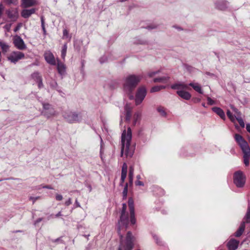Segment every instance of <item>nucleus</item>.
Wrapping results in <instances>:
<instances>
[{
	"label": "nucleus",
	"mask_w": 250,
	"mask_h": 250,
	"mask_svg": "<svg viewBox=\"0 0 250 250\" xmlns=\"http://www.w3.org/2000/svg\"><path fill=\"white\" fill-rule=\"evenodd\" d=\"M132 140V131L130 127L127 128V131L124 130L121 136V156L122 157L124 152L126 157L131 158L134 153L135 146H131Z\"/></svg>",
	"instance_id": "obj_1"
},
{
	"label": "nucleus",
	"mask_w": 250,
	"mask_h": 250,
	"mask_svg": "<svg viewBox=\"0 0 250 250\" xmlns=\"http://www.w3.org/2000/svg\"><path fill=\"white\" fill-rule=\"evenodd\" d=\"M234 138L236 142L240 146L243 153L244 163L246 166H248L250 164V147L247 141L241 135L236 134Z\"/></svg>",
	"instance_id": "obj_2"
},
{
	"label": "nucleus",
	"mask_w": 250,
	"mask_h": 250,
	"mask_svg": "<svg viewBox=\"0 0 250 250\" xmlns=\"http://www.w3.org/2000/svg\"><path fill=\"white\" fill-rule=\"evenodd\" d=\"M141 76L134 74L129 75L125 79L124 89L126 93H132L141 80Z\"/></svg>",
	"instance_id": "obj_3"
},
{
	"label": "nucleus",
	"mask_w": 250,
	"mask_h": 250,
	"mask_svg": "<svg viewBox=\"0 0 250 250\" xmlns=\"http://www.w3.org/2000/svg\"><path fill=\"white\" fill-rule=\"evenodd\" d=\"M171 88L172 89L178 90L176 91L177 94L184 100H188L191 97V95L188 92L184 90L188 89L187 84L179 82L172 84Z\"/></svg>",
	"instance_id": "obj_4"
},
{
	"label": "nucleus",
	"mask_w": 250,
	"mask_h": 250,
	"mask_svg": "<svg viewBox=\"0 0 250 250\" xmlns=\"http://www.w3.org/2000/svg\"><path fill=\"white\" fill-rule=\"evenodd\" d=\"M63 118L69 123H80L82 120V115L81 113L66 111L63 114Z\"/></svg>",
	"instance_id": "obj_5"
},
{
	"label": "nucleus",
	"mask_w": 250,
	"mask_h": 250,
	"mask_svg": "<svg viewBox=\"0 0 250 250\" xmlns=\"http://www.w3.org/2000/svg\"><path fill=\"white\" fill-rule=\"evenodd\" d=\"M233 183L238 188H243L246 183V176L243 171L238 170L233 173Z\"/></svg>",
	"instance_id": "obj_6"
},
{
	"label": "nucleus",
	"mask_w": 250,
	"mask_h": 250,
	"mask_svg": "<svg viewBox=\"0 0 250 250\" xmlns=\"http://www.w3.org/2000/svg\"><path fill=\"white\" fill-rule=\"evenodd\" d=\"M146 94V90L145 87H140L137 90L135 99L136 105L140 104L143 102Z\"/></svg>",
	"instance_id": "obj_7"
},
{
	"label": "nucleus",
	"mask_w": 250,
	"mask_h": 250,
	"mask_svg": "<svg viewBox=\"0 0 250 250\" xmlns=\"http://www.w3.org/2000/svg\"><path fill=\"white\" fill-rule=\"evenodd\" d=\"M133 247V236L130 231H128L125 238V250H132Z\"/></svg>",
	"instance_id": "obj_8"
},
{
	"label": "nucleus",
	"mask_w": 250,
	"mask_h": 250,
	"mask_svg": "<svg viewBox=\"0 0 250 250\" xmlns=\"http://www.w3.org/2000/svg\"><path fill=\"white\" fill-rule=\"evenodd\" d=\"M128 205L130 214V222L132 225H134L136 223V219L135 217L134 201L132 198H129L128 199Z\"/></svg>",
	"instance_id": "obj_9"
},
{
	"label": "nucleus",
	"mask_w": 250,
	"mask_h": 250,
	"mask_svg": "<svg viewBox=\"0 0 250 250\" xmlns=\"http://www.w3.org/2000/svg\"><path fill=\"white\" fill-rule=\"evenodd\" d=\"M214 4L216 9L220 11H225L228 8L229 3L226 0H216Z\"/></svg>",
	"instance_id": "obj_10"
},
{
	"label": "nucleus",
	"mask_w": 250,
	"mask_h": 250,
	"mask_svg": "<svg viewBox=\"0 0 250 250\" xmlns=\"http://www.w3.org/2000/svg\"><path fill=\"white\" fill-rule=\"evenodd\" d=\"M24 54L21 52H14L13 54L8 57V60L11 62L16 63L19 60L23 58Z\"/></svg>",
	"instance_id": "obj_11"
},
{
	"label": "nucleus",
	"mask_w": 250,
	"mask_h": 250,
	"mask_svg": "<svg viewBox=\"0 0 250 250\" xmlns=\"http://www.w3.org/2000/svg\"><path fill=\"white\" fill-rule=\"evenodd\" d=\"M14 45L20 50H24L26 48L23 40L20 36H16L14 39Z\"/></svg>",
	"instance_id": "obj_12"
},
{
	"label": "nucleus",
	"mask_w": 250,
	"mask_h": 250,
	"mask_svg": "<svg viewBox=\"0 0 250 250\" xmlns=\"http://www.w3.org/2000/svg\"><path fill=\"white\" fill-rule=\"evenodd\" d=\"M120 223L123 226H124L125 228H126L128 225V217L127 214L121 213V216L120 218V220L119 222V225L118 226V231H120L121 226Z\"/></svg>",
	"instance_id": "obj_13"
},
{
	"label": "nucleus",
	"mask_w": 250,
	"mask_h": 250,
	"mask_svg": "<svg viewBox=\"0 0 250 250\" xmlns=\"http://www.w3.org/2000/svg\"><path fill=\"white\" fill-rule=\"evenodd\" d=\"M7 17L12 21H16L18 17V12L16 9H8L6 11Z\"/></svg>",
	"instance_id": "obj_14"
},
{
	"label": "nucleus",
	"mask_w": 250,
	"mask_h": 250,
	"mask_svg": "<svg viewBox=\"0 0 250 250\" xmlns=\"http://www.w3.org/2000/svg\"><path fill=\"white\" fill-rule=\"evenodd\" d=\"M44 59L46 62L51 65L56 64V61L54 55L50 52H46L44 53Z\"/></svg>",
	"instance_id": "obj_15"
},
{
	"label": "nucleus",
	"mask_w": 250,
	"mask_h": 250,
	"mask_svg": "<svg viewBox=\"0 0 250 250\" xmlns=\"http://www.w3.org/2000/svg\"><path fill=\"white\" fill-rule=\"evenodd\" d=\"M239 244V241L234 239H230L227 243V246L229 250H236Z\"/></svg>",
	"instance_id": "obj_16"
},
{
	"label": "nucleus",
	"mask_w": 250,
	"mask_h": 250,
	"mask_svg": "<svg viewBox=\"0 0 250 250\" xmlns=\"http://www.w3.org/2000/svg\"><path fill=\"white\" fill-rule=\"evenodd\" d=\"M36 12L35 8H31L30 9H23L21 12V16L25 19L28 18L32 14Z\"/></svg>",
	"instance_id": "obj_17"
},
{
	"label": "nucleus",
	"mask_w": 250,
	"mask_h": 250,
	"mask_svg": "<svg viewBox=\"0 0 250 250\" xmlns=\"http://www.w3.org/2000/svg\"><path fill=\"white\" fill-rule=\"evenodd\" d=\"M212 110L215 112L216 114H217L223 120H225L226 116L225 114L224 111L221 108L218 107H213L212 108Z\"/></svg>",
	"instance_id": "obj_18"
},
{
	"label": "nucleus",
	"mask_w": 250,
	"mask_h": 250,
	"mask_svg": "<svg viewBox=\"0 0 250 250\" xmlns=\"http://www.w3.org/2000/svg\"><path fill=\"white\" fill-rule=\"evenodd\" d=\"M245 229V222L242 221V223L240 224V226L239 228V229H237V230L235 233V236L237 237H239L243 233Z\"/></svg>",
	"instance_id": "obj_19"
},
{
	"label": "nucleus",
	"mask_w": 250,
	"mask_h": 250,
	"mask_svg": "<svg viewBox=\"0 0 250 250\" xmlns=\"http://www.w3.org/2000/svg\"><path fill=\"white\" fill-rule=\"evenodd\" d=\"M127 166L125 163H124L122 166V172H121V176H122V181H125L127 174Z\"/></svg>",
	"instance_id": "obj_20"
},
{
	"label": "nucleus",
	"mask_w": 250,
	"mask_h": 250,
	"mask_svg": "<svg viewBox=\"0 0 250 250\" xmlns=\"http://www.w3.org/2000/svg\"><path fill=\"white\" fill-rule=\"evenodd\" d=\"M83 45V41L81 40H75L74 42V50L78 52H80L81 47Z\"/></svg>",
	"instance_id": "obj_21"
},
{
	"label": "nucleus",
	"mask_w": 250,
	"mask_h": 250,
	"mask_svg": "<svg viewBox=\"0 0 250 250\" xmlns=\"http://www.w3.org/2000/svg\"><path fill=\"white\" fill-rule=\"evenodd\" d=\"M188 86H191L196 91L198 92L200 94H203V92L202 90L201 87L198 83H189Z\"/></svg>",
	"instance_id": "obj_22"
},
{
	"label": "nucleus",
	"mask_w": 250,
	"mask_h": 250,
	"mask_svg": "<svg viewBox=\"0 0 250 250\" xmlns=\"http://www.w3.org/2000/svg\"><path fill=\"white\" fill-rule=\"evenodd\" d=\"M57 69L59 73L61 75H63L65 72V67L62 63H58Z\"/></svg>",
	"instance_id": "obj_23"
},
{
	"label": "nucleus",
	"mask_w": 250,
	"mask_h": 250,
	"mask_svg": "<svg viewBox=\"0 0 250 250\" xmlns=\"http://www.w3.org/2000/svg\"><path fill=\"white\" fill-rule=\"evenodd\" d=\"M169 79V77L167 76H163L158 78H155L153 79L154 83H166Z\"/></svg>",
	"instance_id": "obj_24"
},
{
	"label": "nucleus",
	"mask_w": 250,
	"mask_h": 250,
	"mask_svg": "<svg viewBox=\"0 0 250 250\" xmlns=\"http://www.w3.org/2000/svg\"><path fill=\"white\" fill-rule=\"evenodd\" d=\"M24 7H28L35 4L34 0H22Z\"/></svg>",
	"instance_id": "obj_25"
},
{
	"label": "nucleus",
	"mask_w": 250,
	"mask_h": 250,
	"mask_svg": "<svg viewBox=\"0 0 250 250\" xmlns=\"http://www.w3.org/2000/svg\"><path fill=\"white\" fill-rule=\"evenodd\" d=\"M31 77L36 82V83L42 79V76L40 74V73L37 71L32 73Z\"/></svg>",
	"instance_id": "obj_26"
},
{
	"label": "nucleus",
	"mask_w": 250,
	"mask_h": 250,
	"mask_svg": "<svg viewBox=\"0 0 250 250\" xmlns=\"http://www.w3.org/2000/svg\"><path fill=\"white\" fill-rule=\"evenodd\" d=\"M166 86L164 85H156L152 87L150 89V92L153 93L160 91L161 89H165Z\"/></svg>",
	"instance_id": "obj_27"
},
{
	"label": "nucleus",
	"mask_w": 250,
	"mask_h": 250,
	"mask_svg": "<svg viewBox=\"0 0 250 250\" xmlns=\"http://www.w3.org/2000/svg\"><path fill=\"white\" fill-rule=\"evenodd\" d=\"M42 114L47 118H49L55 114V111L54 109H51L46 111H42Z\"/></svg>",
	"instance_id": "obj_28"
},
{
	"label": "nucleus",
	"mask_w": 250,
	"mask_h": 250,
	"mask_svg": "<svg viewBox=\"0 0 250 250\" xmlns=\"http://www.w3.org/2000/svg\"><path fill=\"white\" fill-rule=\"evenodd\" d=\"M49 86L52 89L56 90L59 86L55 80H52L49 82Z\"/></svg>",
	"instance_id": "obj_29"
},
{
	"label": "nucleus",
	"mask_w": 250,
	"mask_h": 250,
	"mask_svg": "<svg viewBox=\"0 0 250 250\" xmlns=\"http://www.w3.org/2000/svg\"><path fill=\"white\" fill-rule=\"evenodd\" d=\"M157 111L163 117H166L167 113L165 111V108L162 106H159L157 108Z\"/></svg>",
	"instance_id": "obj_30"
},
{
	"label": "nucleus",
	"mask_w": 250,
	"mask_h": 250,
	"mask_svg": "<svg viewBox=\"0 0 250 250\" xmlns=\"http://www.w3.org/2000/svg\"><path fill=\"white\" fill-rule=\"evenodd\" d=\"M230 108L232 110V111L235 113V117H241L242 114L240 111L238 110L237 108H236L234 105H230Z\"/></svg>",
	"instance_id": "obj_31"
},
{
	"label": "nucleus",
	"mask_w": 250,
	"mask_h": 250,
	"mask_svg": "<svg viewBox=\"0 0 250 250\" xmlns=\"http://www.w3.org/2000/svg\"><path fill=\"white\" fill-rule=\"evenodd\" d=\"M0 46L3 52H7L9 48V46L3 42H0Z\"/></svg>",
	"instance_id": "obj_32"
},
{
	"label": "nucleus",
	"mask_w": 250,
	"mask_h": 250,
	"mask_svg": "<svg viewBox=\"0 0 250 250\" xmlns=\"http://www.w3.org/2000/svg\"><path fill=\"white\" fill-rule=\"evenodd\" d=\"M67 43H65L62 48V51H61V57L62 59H64L66 54V51H67Z\"/></svg>",
	"instance_id": "obj_33"
},
{
	"label": "nucleus",
	"mask_w": 250,
	"mask_h": 250,
	"mask_svg": "<svg viewBox=\"0 0 250 250\" xmlns=\"http://www.w3.org/2000/svg\"><path fill=\"white\" fill-rule=\"evenodd\" d=\"M128 184L126 183L125 186V187H124V190L123 191V199H125L126 198L127 195V192H128Z\"/></svg>",
	"instance_id": "obj_34"
},
{
	"label": "nucleus",
	"mask_w": 250,
	"mask_h": 250,
	"mask_svg": "<svg viewBox=\"0 0 250 250\" xmlns=\"http://www.w3.org/2000/svg\"><path fill=\"white\" fill-rule=\"evenodd\" d=\"M41 26H42V30L43 31V34L44 36H45L46 35V30L45 28V22H44V18L43 16L41 17Z\"/></svg>",
	"instance_id": "obj_35"
},
{
	"label": "nucleus",
	"mask_w": 250,
	"mask_h": 250,
	"mask_svg": "<svg viewBox=\"0 0 250 250\" xmlns=\"http://www.w3.org/2000/svg\"><path fill=\"white\" fill-rule=\"evenodd\" d=\"M227 115L228 117H229V118L230 119V120L232 122H233V123L235 122V116L232 115L231 112L229 110H228V111L227 112Z\"/></svg>",
	"instance_id": "obj_36"
},
{
	"label": "nucleus",
	"mask_w": 250,
	"mask_h": 250,
	"mask_svg": "<svg viewBox=\"0 0 250 250\" xmlns=\"http://www.w3.org/2000/svg\"><path fill=\"white\" fill-rule=\"evenodd\" d=\"M42 104L44 110L43 111H46L50 110L51 109H53L51 107V105L49 104L43 103Z\"/></svg>",
	"instance_id": "obj_37"
},
{
	"label": "nucleus",
	"mask_w": 250,
	"mask_h": 250,
	"mask_svg": "<svg viewBox=\"0 0 250 250\" xmlns=\"http://www.w3.org/2000/svg\"><path fill=\"white\" fill-rule=\"evenodd\" d=\"M236 120L238 121L241 127L244 128L245 127V123L241 117H235Z\"/></svg>",
	"instance_id": "obj_38"
},
{
	"label": "nucleus",
	"mask_w": 250,
	"mask_h": 250,
	"mask_svg": "<svg viewBox=\"0 0 250 250\" xmlns=\"http://www.w3.org/2000/svg\"><path fill=\"white\" fill-rule=\"evenodd\" d=\"M118 84H119V83L117 81H113L110 83L109 84V85L110 88L111 89H113L116 88L118 86Z\"/></svg>",
	"instance_id": "obj_39"
},
{
	"label": "nucleus",
	"mask_w": 250,
	"mask_h": 250,
	"mask_svg": "<svg viewBox=\"0 0 250 250\" xmlns=\"http://www.w3.org/2000/svg\"><path fill=\"white\" fill-rule=\"evenodd\" d=\"M141 114L140 112H136L134 115V124H136L137 121L141 118Z\"/></svg>",
	"instance_id": "obj_40"
},
{
	"label": "nucleus",
	"mask_w": 250,
	"mask_h": 250,
	"mask_svg": "<svg viewBox=\"0 0 250 250\" xmlns=\"http://www.w3.org/2000/svg\"><path fill=\"white\" fill-rule=\"evenodd\" d=\"M62 237H60L55 239H51V241L53 243L63 244L64 241L62 240Z\"/></svg>",
	"instance_id": "obj_41"
},
{
	"label": "nucleus",
	"mask_w": 250,
	"mask_h": 250,
	"mask_svg": "<svg viewBox=\"0 0 250 250\" xmlns=\"http://www.w3.org/2000/svg\"><path fill=\"white\" fill-rule=\"evenodd\" d=\"M134 177V168L133 166H130L129 168L128 177Z\"/></svg>",
	"instance_id": "obj_42"
},
{
	"label": "nucleus",
	"mask_w": 250,
	"mask_h": 250,
	"mask_svg": "<svg viewBox=\"0 0 250 250\" xmlns=\"http://www.w3.org/2000/svg\"><path fill=\"white\" fill-rule=\"evenodd\" d=\"M152 236L154 238V239L156 241V243L158 244V245H162V241H160V240L159 239L158 236H157L155 234H153L152 235Z\"/></svg>",
	"instance_id": "obj_43"
},
{
	"label": "nucleus",
	"mask_w": 250,
	"mask_h": 250,
	"mask_svg": "<svg viewBox=\"0 0 250 250\" xmlns=\"http://www.w3.org/2000/svg\"><path fill=\"white\" fill-rule=\"evenodd\" d=\"M244 220L245 222V223H250V213H246L244 218Z\"/></svg>",
	"instance_id": "obj_44"
},
{
	"label": "nucleus",
	"mask_w": 250,
	"mask_h": 250,
	"mask_svg": "<svg viewBox=\"0 0 250 250\" xmlns=\"http://www.w3.org/2000/svg\"><path fill=\"white\" fill-rule=\"evenodd\" d=\"M69 37V33L67 29H64L63 30V39H66Z\"/></svg>",
	"instance_id": "obj_45"
},
{
	"label": "nucleus",
	"mask_w": 250,
	"mask_h": 250,
	"mask_svg": "<svg viewBox=\"0 0 250 250\" xmlns=\"http://www.w3.org/2000/svg\"><path fill=\"white\" fill-rule=\"evenodd\" d=\"M131 112L129 110H127L126 111V113H125V119H126V120H127V121L130 120V119L131 118Z\"/></svg>",
	"instance_id": "obj_46"
},
{
	"label": "nucleus",
	"mask_w": 250,
	"mask_h": 250,
	"mask_svg": "<svg viewBox=\"0 0 250 250\" xmlns=\"http://www.w3.org/2000/svg\"><path fill=\"white\" fill-rule=\"evenodd\" d=\"M107 58L106 56H104L101 57L99 59V61L101 64L107 62Z\"/></svg>",
	"instance_id": "obj_47"
},
{
	"label": "nucleus",
	"mask_w": 250,
	"mask_h": 250,
	"mask_svg": "<svg viewBox=\"0 0 250 250\" xmlns=\"http://www.w3.org/2000/svg\"><path fill=\"white\" fill-rule=\"evenodd\" d=\"M159 71H152V72H150L148 73V76L149 77H153L154 75H155L156 74H158L159 73Z\"/></svg>",
	"instance_id": "obj_48"
},
{
	"label": "nucleus",
	"mask_w": 250,
	"mask_h": 250,
	"mask_svg": "<svg viewBox=\"0 0 250 250\" xmlns=\"http://www.w3.org/2000/svg\"><path fill=\"white\" fill-rule=\"evenodd\" d=\"M126 205L125 203H123L122 204V209L121 211V213L125 214L126 213Z\"/></svg>",
	"instance_id": "obj_49"
},
{
	"label": "nucleus",
	"mask_w": 250,
	"mask_h": 250,
	"mask_svg": "<svg viewBox=\"0 0 250 250\" xmlns=\"http://www.w3.org/2000/svg\"><path fill=\"white\" fill-rule=\"evenodd\" d=\"M17 0H6L5 2L7 4L10 5L11 4H16Z\"/></svg>",
	"instance_id": "obj_50"
},
{
	"label": "nucleus",
	"mask_w": 250,
	"mask_h": 250,
	"mask_svg": "<svg viewBox=\"0 0 250 250\" xmlns=\"http://www.w3.org/2000/svg\"><path fill=\"white\" fill-rule=\"evenodd\" d=\"M184 66L186 69L189 72H191L192 71V69H193V67L192 66L187 64H185Z\"/></svg>",
	"instance_id": "obj_51"
},
{
	"label": "nucleus",
	"mask_w": 250,
	"mask_h": 250,
	"mask_svg": "<svg viewBox=\"0 0 250 250\" xmlns=\"http://www.w3.org/2000/svg\"><path fill=\"white\" fill-rule=\"evenodd\" d=\"M207 101L208 104L209 105H213L214 104V101L209 97L207 98Z\"/></svg>",
	"instance_id": "obj_52"
},
{
	"label": "nucleus",
	"mask_w": 250,
	"mask_h": 250,
	"mask_svg": "<svg viewBox=\"0 0 250 250\" xmlns=\"http://www.w3.org/2000/svg\"><path fill=\"white\" fill-rule=\"evenodd\" d=\"M11 26V24H6L4 25V28L6 30L7 32H9L10 30Z\"/></svg>",
	"instance_id": "obj_53"
},
{
	"label": "nucleus",
	"mask_w": 250,
	"mask_h": 250,
	"mask_svg": "<svg viewBox=\"0 0 250 250\" xmlns=\"http://www.w3.org/2000/svg\"><path fill=\"white\" fill-rule=\"evenodd\" d=\"M21 26V23H18V25L16 26V27L14 28V31L15 32H17V31H18L20 30Z\"/></svg>",
	"instance_id": "obj_54"
},
{
	"label": "nucleus",
	"mask_w": 250,
	"mask_h": 250,
	"mask_svg": "<svg viewBox=\"0 0 250 250\" xmlns=\"http://www.w3.org/2000/svg\"><path fill=\"white\" fill-rule=\"evenodd\" d=\"M37 83H38V85L39 88L41 89V88L43 87V84L42 83V79L39 81V82H37Z\"/></svg>",
	"instance_id": "obj_55"
},
{
	"label": "nucleus",
	"mask_w": 250,
	"mask_h": 250,
	"mask_svg": "<svg viewBox=\"0 0 250 250\" xmlns=\"http://www.w3.org/2000/svg\"><path fill=\"white\" fill-rule=\"evenodd\" d=\"M157 27V26L154 24H151L149 25H148L146 27V28L148 30H152L153 29H155Z\"/></svg>",
	"instance_id": "obj_56"
},
{
	"label": "nucleus",
	"mask_w": 250,
	"mask_h": 250,
	"mask_svg": "<svg viewBox=\"0 0 250 250\" xmlns=\"http://www.w3.org/2000/svg\"><path fill=\"white\" fill-rule=\"evenodd\" d=\"M137 43L141 44H147V42L146 40H139L137 41Z\"/></svg>",
	"instance_id": "obj_57"
},
{
	"label": "nucleus",
	"mask_w": 250,
	"mask_h": 250,
	"mask_svg": "<svg viewBox=\"0 0 250 250\" xmlns=\"http://www.w3.org/2000/svg\"><path fill=\"white\" fill-rule=\"evenodd\" d=\"M63 197L62 196L61 194H57L56 195V199L57 201H61L62 200Z\"/></svg>",
	"instance_id": "obj_58"
},
{
	"label": "nucleus",
	"mask_w": 250,
	"mask_h": 250,
	"mask_svg": "<svg viewBox=\"0 0 250 250\" xmlns=\"http://www.w3.org/2000/svg\"><path fill=\"white\" fill-rule=\"evenodd\" d=\"M135 185L136 186H144V183L142 181H140L139 180H137L135 181Z\"/></svg>",
	"instance_id": "obj_59"
},
{
	"label": "nucleus",
	"mask_w": 250,
	"mask_h": 250,
	"mask_svg": "<svg viewBox=\"0 0 250 250\" xmlns=\"http://www.w3.org/2000/svg\"><path fill=\"white\" fill-rule=\"evenodd\" d=\"M71 204H72V202H71V198H69L68 200L65 202V205L66 206H68L70 205H71Z\"/></svg>",
	"instance_id": "obj_60"
},
{
	"label": "nucleus",
	"mask_w": 250,
	"mask_h": 250,
	"mask_svg": "<svg viewBox=\"0 0 250 250\" xmlns=\"http://www.w3.org/2000/svg\"><path fill=\"white\" fill-rule=\"evenodd\" d=\"M39 198V197H30L29 199L30 200H32L33 201V203L34 204L35 201L38 200V199Z\"/></svg>",
	"instance_id": "obj_61"
},
{
	"label": "nucleus",
	"mask_w": 250,
	"mask_h": 250,
	"mask_svg": "<svg viewBox=\"0 0 250 250\" xmlns=\"http://www.w3.org/2000/svg\"><path fill=\"white\" fill-rule=\"evenodd\" d=\"M42 220H43L42 218H38V219H37L35 221L34 225H36L37 224H38L39 223L41 222Z\"/></svg>",
	"instance_id": "obj_62"
},
{
	"label": "nucleus",
	"mask_w": 250,
	"mask_h": 250,
	"mask_svg": "<svg viewBox=\"0 0 250 250\" xmlns=\"http://www.w3.org/2000/svg\"><path fill=\"white\" fill-rule=\"evenodd\" d=\"M172 27L177 29L179 31L183 30V29L181 27L176 25H173Z\"/></svg>",
	"instance_id": "obj_63"
},
{
	"label": "nucleus",
	"mask_w": 250,
	"mask_h": 250,
	"mask_svg": "<svg viewBox=\"0 0 250 250\" xmlns=\"http://www.w3.org/2000/svg\"><path fill=\"white\" fill-rule=\"evenodd\" d=\"M246 129L250 133V124L246 125Z\"/></svg>",
	"instance_id": "obj_64"
}]
</instances>
